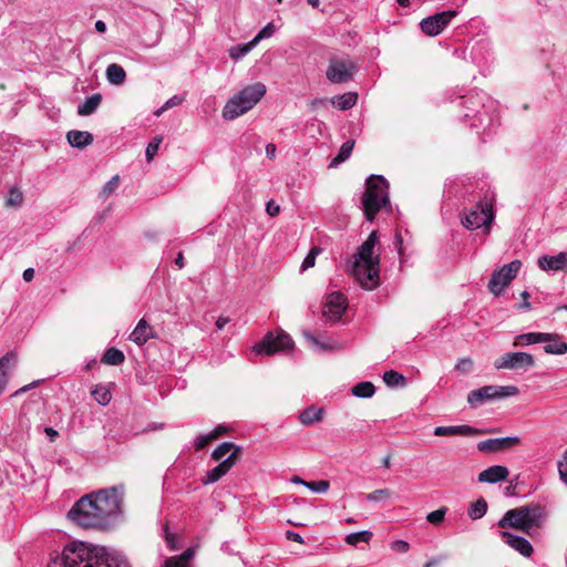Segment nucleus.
<instances>
[{"label": "nucleus", "instance_id": "obj_1", "mask_svg": "<svg viewBox=\"0 0 567 567\" xmlns=\"http://www.w3.org/2000/svg\"><path fill=\"white\" fill-rule=\"evenodd\" d=\"M48 567H130L125 558L111 555L104 547L82 542L66 545L60 556L51 558Z\"/></svg>", "mask_w": 567, "mask_h": 567}, {"label": "nucleus", "instance_id": "obj_2", "mask_svg": "<svg viewBox=\"0 0 567 567\" xmlns=\"http://www.w3.org/2000/svg\"><path fill=\"white\" fill-rule=\"evenodd\" d=\"M377 231H372L358 248L348 264V269L361 287L372 290L379 284V255H374L378 243Z\"/></svg>", "mask_w": 567, "mask_h": 567}, {"label": "nucleus", "instance_id": "obj_3", "mask_svg": "<svg viewBox=\"0 0 567 567\" xmlns=\"http://www.w3.org/2000/svg\"><path fill=\"white\" fill-rule=\"evenodd\" d=\"M365 218L372 221L381 208L390 205L389 183L382 175H371L365 182V190L361 197Z\"/></svg>", "mask_w": 567, "mask_h": 567}, {"label": "nucleus", "instance_id": "obj_4", "mask_svg": "<svg viewBox=\"0 0 567 567\" xmlns=\"http://www.w3.org/2000/svg\"><path fill=\"white\" fill-rule=\"evenodd\" d=\"M99 505L92 499V496H82L69 511L68 517L79 526L85 528H105L110 518L105 513H101Z\"/></svg>", "mask_w": 567, "mask_h": 567}, {"label": "nucleus", "instance_id": "obj_5", "mask_svg": "<svg viewBox=\"0 0 567 567\" xmlns=\"http://www.w3.org/2000/svg\"><path fill=\"white\" fill-rule=\"evenodd\" d=\"M265 94L266 86L260 82L245 86L226 103L223 109V117L235 120L251 110Z\"/></svg>", "mask_w": 567, "mask_h": 567}, {"label": "nucleus", "instance_id": "obj_6", "mask_svg": "<svg viewBox=\"0 0 567 567\" xmlns=\"http://www.w3.org/2000/svg\"><path fill=\"white\" fill-rule=\"evenodd\" d=\"M493 204L488 200H480L470 209L464 210L461 223L467 229L483 228L488 234L494 221Z\"/></svg>", "mask_w": 567, "mask_h": 567}, {"label": "nucleus", "instance_id": "obj_7", "mask_svg": "<svg viewBox=\"0 0 567 567\" xmlns=\"http://www.w3.org/2000/svg\"><path fill=\"white\" fill-rule=\"evenodd\" d=\"M99 505L100 512L105 513L109 518L116 516L121 512L124 487L113 486L89 494Z\"/></svg>", "mask_w": 567, "mask_h": 567}, {"label": "nucleus", "instance_id": "obj_8", "mask_svg": "<svg viewBox=\"0 0 567 567\" xmlns=\"http://www.w3.org/2000/svg\"><path fill=\"white\" fill-rule=\"evenodd\" d=\"M518 388L515 385H485L476 390H472L467 394V403L476 408L486 401L498 400L518 394Z\"/></svg>", "mask_w": 567, "mask_h": 567}, {"label": "nucleus", "instance_id": "obj_9", "mask_svg": "<svg viewBox=\"0 0 567 567\" xmlns=\"http://www.w3.org/2000/svg\"><path fill=\"white\" fill-rule=\"evenodd\" d=\"M520 267H522V261L518 259H515V260L511 261L508 265H504L499 269L495 270L492 274V277L488 282L489 291L495 296H499L503 292V290L517 276Z\"/></svg>", "mask_w": 567, "mask_h": 567}, {"label": "nucleus", "instance_id": "obj_10", "mask_svg": "<svg viewBox=\"0 0 567 567\" xmlns=\"http://www.w3.org/2000/svg\"><path fill=\"white\" fill-rule=\"evenodd\" d=\"M355 71L357 64L351 59L332 56L326 76L332 83H347L353 79Z\"/></svg>", "mask_w": 567, "mask_h": 567}, {"label": "nucleus", "instance_id": "obj_11", "mask_svg": "<svg viewBox=\"0 0 567 567\" xmlns=\"http://www.w3.org/2000/svg\"><path fill=\"white\" fill-rule=\"evenodd\" d=\"M293 346L290 336L284 331L274 334L268 332L260 343L254 346V351L259 354H274L279 351H286Z\"/></svg>", "mask_w": 567, "mask_h": 567}, {"label": "nucleus", "instance_id": "obj_12", "mask_svg": "<svg viewBox=\"0 0 567 567\" xmlns=\"http://www.w3.org/2000/svg\"><path fill=\"white\" fill-rule=\"evenodd\" d=\"M535 364L534 357L526 352H507L494 362L496 370H518L532 368Z\"/></svg>", "mask_w": 567, "mask_h": 567}, {"label": "nucleus", "instance_id": "obj_13", "mask_svg": "<svg viewBox=\"0 0 567 567\" xmlns=\"http://www.w3.org/2000/svg\"><path fill=\"white\" fill-rule=\"evenodd\" d=\"M455 16L456 11L447 10L427 17L420 22L421 31L425 35L435 37L446 28V25L451 22L452 18H454Z\"/></svg>", "mask_w": 567, "mask_h": 567}, {"label": "nucleus", "instance_id": "obj_14", "mask_svg": "<svg viewBox=\"0 0 567 567\" xmlns=\"http://www.w3.org/2000/svg\"><path fill=\"white\" fill-rule=\"evenodd\" d=\"M520 513H523V517L525 518L527 535L529 536H533L534 532L543 525L547 516L545 507L539 504L522 506L517 514Z\"/></svg>", "mask_w": 567, "mask_h": 567}, {"label": "nucleus", "instance_id": "obj_15", "mask_svg": "<svg viewBox=\"0 0 567 567\" xmlns=\"http://www.w3.org/2000/svg\"><path fill=\"white\" fill-rule=\"evenodd\" d=\"M347 309V298L341 292H332L324 303L322 316L329 322H337L341 319Z\"/></svg>", "mask_w": 567, "mask_h": 567}, {"label": "nucleus", "instance_id": "obj_16", "mask_svg": "<svg viewBox=\"0 0 567 567\" xmlns=\"http://www.w3.org/2000/svg\"><path fill=\"white\" fill-rule=\"evenodd\" d=\"M239 455L240 447H236L235 451L230 453L225 460H223L217 466L207 471L205 477L202 478V483L204 485H208L219 481L236 464L237 460L239 458Z\"/></svg>", "mask_w": 567, "mask_h": 567}, {"label": "nucleus", "instance_id": "obj_17", "mask_svg": "<svg viewBox=\"0 0 567 567\" xmlns=\"http://www.w3.org/2000/svg\"><path fill=\"white\" fill-rule=\"evenodd\" d=\"M519 443L518 436L496 437L481 441L477 444V450L484 453H494L505 451Z\"/></svg>", "mask_w": 567, "mask_h": 567}, {"label": "nucleus", "instance_id": "obj_18", "mask_svg": "<svg viewBox=\"0 0 567 567\" xmlns=\"http://www.w3.org/2000/svg\"><path fill=\"white\" fill-rule=\"evenodd\" d=\"M537 265L543 271L567 272V251H561L555 256H540Z\"/></svg>", "mask_w": 567, "mask_h": 567}, {"label": "nucleus", "instance_id": "obj_19", "mask_svg": "<svg viewBox=\"0 0 567 567\" xmlns=\"http://www.w3.org/2000/svg\"><path fill=\"white\" fill-rule=\"evenodd\" d=\"M499 534L504 543L509 545L523 556L529 557L533 554V547L526 538L513 535L509 532H499Z\"/></svg>", "mask_w": 567, "mask_h": 567}, {"label": "nucleus", "instance_id": "obj_20", "mask_svg": "<svg viewBox=\"0 0 567 567\" xmlns=\"http://www.w3.org/2000/svg\"><path fill=\"white\" fill-rule=\"evenodd\" d=\"M481 433L480 430L471 425H450V426H436L434 429V435L436 436H474Z\"/></svg>", "mask_w": 567, "mask_h": 567}, {"label": "nucleus", "instance_id": "obj_21", "mask_svg": "<svg viewBox=\"0 0 567 567\" xmlns=\"http://www.w3.org/2000/svg\"><path fill=\"white\" fill-rule=\"evenodd\" d=\"M509 475L507 467L503 465H493L478 474V482L495 484L505 481Z\"/></svg>", "mask_w": 567, "mask_h": 567}, {"label": "nucleus", "instance_id": "obj_22", "mask_svg": "<svg viewBox=\"0 0 567 567\" xmlns=\"http://www.w3.org/2000/svg\"><path fill=\"white\" fill-rule=\"evenodd\" d=\"M519 511L520 507L507 511L498 522V526L502 528L514 527L527 534V527L525 524V518L523 517V513L517 514Z\"/></svg>", "mask_w": 567, "mask_h": 567}, {"label": "nucleus", "instance_id": "obj_23", "mask_svg": "<svg viewBox=\"0 0 567 567\" xmlns=\"http://www.w3.org/2000/svg\"><path fill=\"white\" fill-rule=\"evenodd\" d=\"M154 337L155 334L153 328L147 323L145 319H141L135 329L130 334V340L137 346H143Z\"/></svg>", "mask_w": 567, "mask_h": 567}, {"label": "nucleus", "instance_id": "obj_24", "mask_svg": "<svg viewBox=\"0 0 567 567\" xmlns=\"http://www.w3.org/2000/svg\"><path fill=\"white\" fill-rule=\"evenodd\" d=\"M302 334L306 338V340L310 343V346L316 350L333 351V350H338L341 348L337 341H334L330 338L324 337V338L320 339L319 337L315 336L310 331H303Z\"/></svg>", "mask_w": 567, "mask_h": 567}, {"label": "nucleus", "instance_id": "obj_25", "mask_svg": "<svg viewBox=\"0 0 567 567\" xmlns=\"http://www.w3.org/2000/svg\"><path fill=\"white\" fill-rule=\"evenodd\" d=\"M550 337L546 332H528L522 333L515 337L514 347H525L535 343H542L548 340Z\"/></svg>", "mask_w": 567, "mask_h": 567}, {"label": "nucleus", "instance_id": "obj_26", "mask_svg": "<svg viewBox=\"0 0 567 567\" xmlns=\"http://www.w3.org/2000/svg\"><path fill=\"white\" fill-rule=\"evenodd\" d=\"M550 337L544 341V351L548 354H565L567 352V343L556 333H548Z\"/></svg>", "mask_w": 567, "mask_h": 567}, {"label": "nucleus", "instance_id": "obj_27", "mask_svg": "<svg viewBox=\"0 0 567 567\" xmlns=\"http://www.w3.org/2000/svg\"><path fill=\"white\" fill-rule=\"evenodd\" d=\"M358 94L355 92H347L341 95H336L331 99L332 105L341 111H346L355 105Z\"/></svg>", "mask_w": 567, "mask_h": 567}, {"label": "nucleus", "instance_id": "obj_28", "mask_svg": "<svg viewBox=\"0 0 567 567\" xmlns=\"http://www.w3.org/2000/svg\"><path fill=\"white\" fill-rule=\"evenodd\" d=\"M106 79L113 85H122L126 80V72L117 63H112L106 68Z\"/></svg>", "mask_w": 567, "mask_h": 567}, {"label": "nucleus", "instance_id": "obj_29", "mask_svg": "<svg viewBox=\"0 0 567 567\" xmlns=\"http://www.w3.org/2000/svg\"><path fill=\"white\" fill-rule=\"evenodd\" d=\"M101 102L102 95L100 93H95L89 96L83 104L79 105L78 113L82 116L90 115L95 112Z\"/></svg>", "mask_w": 567, "mask_h": 567}, {"label": "nucleus", "instance_id": "obj_30", "mask_svg": "<svg viewBox=\"0 0 567 567\" xmlns=\"http://www.w3.org/2000/svg\"><path fill=\"white\" fill-rule=\"evenodd\" d=\"M322 415H323L322 409H316L315 406H310L300 413L299 420L302 424L310 425L315 422L321 421Z\"/></svg>", "mask_w": 567, "mask_h": 567}, {"label": "nucleus", "instance_id": "obj_31", "mask_svg": "<svg viewBox=\"0 0 567 567\" xmlns=\"http://www.w3.org/2000/svg\"><path fill=\"white\" fill-rule=\"evenodd\" d=\"M124 360V353L116 348L107 349L102 358V362L110 365H118L123 363Z\"/></svg>", "mask_w": 567, "mask_h": 567}, {"label": "nucleus", "instance_id": "obj_32", "mask_svg": "<svg viewBox=\"0 0 567 567\" xmlns=\"http://www.w3.org/2000/svg\"><path fill=\"white\" fill-rule=\"evenodd\" d=\"M383 381L385 382V384L388 386H392V388H394V386L403 388L406 384V379L404 378V375L394 370L384 372Z\"/></svg>", "mask_w": 567, "mask_h": 567}, {"label": "nucleus", "instance_id": "obj_33", "mask_svg": "<svg viewBox=\"0 0 567 567\" xmlns=\"http://www.w3.org/2000/svg\"><path fill=\"white\" fill-rule=\"evenodd\" d=\"M374 385L368 381L360 382L352 388V394L358 398L368 399L371 398L374 394Z\"/></svg>", "mask_w": 567, "mask_h": 567}, {"label": "nucleus", "instance_id": "obj_34", "mask_svg": "<svg viewBox=\"0 0 567 567\" xmlns=\"http://www.w3.org/2000/svg\"><path fill=\"white\" fill-rule=\"evenodd\" d=\"M486 512L487 503L484 498H480L471 504L467 513L472 519H480L486 514Z\"/></svg>", "mask_w": 567, "mask_h": 567}, {"label": "nucleus", "instance_id": "obj_35", "mask_svg": "<svg viewBox=\"0 0 567 567\" xmlns=\"http://www.w3.org/2000/svg\"><path fill=\"white\" fill-rule=\"evenodd\" d=\"M91 394L94 398V400L101 405L109 404L112 399L111 392L104 385H95L92 389Z\"/></svg>", "mask_w": 567, "mask_h": 567}, {"label": "nucleus", "instance_id": "obj_36", "mask_svg": "<svg viewBox=\"0 0 567 567\" xmlns=\"http://www.w3.org/2000/svg\"><path fill=\"white\" fill-rule=\"evenodd\" d=\"M238 447L237 445L230 443V442H223L220 445H218L212 453V458L217 462H221L225 460L226 455L228 453H233L235 449Z\"/></svg>", "mask_w": 567, "mask_h": 567}, {"label": "nucleus", "instance_id": "obj_37", "mask_svg": "<svg viewBox=\"0 0 567 567\" xmlns=\"http://www.w3.org/2000/svg\"><path fill=\"white\" fill-rule=\"evenodd\" d=\"M353 146H354V144H342L338 155L331 159V162L329 164V167L330 168H336L341 163L347 161L350 157L351 153H352Z\"/></svg>", "mask_w": 567, "mask_h": 567}, {"label": "nucleus", "instance_id": "obj_38", "mask_svg": "<svg viewBox=\"0 0 567 567\" xmlns=\"http://www.w3.org/2000/svg\"><path fill=\"white\" fill-rule=\"evenodd\" d=\"M373 534L369 530H361L349 534L346 537V543L348 545L357 546L359 543H369L372 538Z\"/></svg>", "mask_w": 567, "mask_h": 567}, {"label": "nucleus", "instance_id": "obj_39", "mask_svg": "<svg viewBox=\"0 0 567 567\" xmlns=\"http://www.w3.org/2000/svg\"><path fill=\"white\" fill-rule=\"evenodd\" d=\"M23 202V194L18 187H11L8 192L6 206L19 207Z\"/></svg>", "mask_w": 567, "mask_h": 567}, {"label": "nucleus", "instance_id": "obj_40", "mask_svg": "<svg viewBox=\"0 0 567 567\" xmlns=\"http://www.w3.org/2000/svg\"><path fill=\"white\" fill-rule=\"evenodd\" d=\"M321 252H322V249L320 247H318V246L312 247L302 261L301 270L305 271V270L313 267L316 264L317 256Z\"/></svg>", "mask_w": 567, "mask_h": 567}, {"label": "nucleus", "instance_id": "obj_41", "mask_svg": "<svg viewBox=\"0 0 567 567\" xmlns=\"http://www.w3.org/2000/svg\"><path fill=\"white\" fill-rule=\"evenodd\" d=\"M255 45V42L251 40L246 44L231 48L229 51V55L231 59L237 60L247 54Z\"/></svg>", "mask_w": 567, "mask_h": 567}, {"label": "nucleus", "instance_id": "obj_42", "mask_svg": "<svg viewBox=\"0 0 567 567\" xmlns=\"http://www.w3.org/2000/svg\"><path fill=\"white\" fill-rule=\"evenodd\" d=\"M68 142H92L93 135L90 132L70 131L66 134Z\"/></svg>", "mask_w": 567, "mask_h": 567}, {"label": "nucleus", "instance_id": "obj_43", "mask_svg": "<svg viewBox=\"0 0 567 567\" xmlns=\"http://www.w3.org/2000/svg\"><path fill=\"white\" fill-rule=\"evenodd\" d=\"M306 487L315 493L323 494L329 491L330 483L327 480L311 481L306 484Z\"/></svg>", "mask_w": 567, "mask_h": 567}, {"label": "nucleus", "instance_id": "obj_44", "mask_svg": "<svg viewBox=\"0 0 567 567\" xmlns=\"http://www.w3.org/2000/svg\"><path fill=\"white\" fill-rule=\"evenodd\" d=\"M391 491L388 488L375 489L372 493L365 495V499L369 502H381L390 498Z\"/></svg>", "mask_w": 567, "mask_h": 567}, {"label": "nucleus", "instance_id": "obj_45", "mask_svg": "<svg viewBox=\"0 0 567 567\" xmlns=\"http://www.w3.org/2000/svg\"><path fill=\"white\" fill-rule=\"evenodd\" d=\"M120 183V176L114 175L102 188L101 196L104 198H107L110 195H112L115 189L117 188Z\"/></svg>", "mask_w": 567, "mask_h": 567}, {"label": "nucleus", "instance_id": "obj_46", "mask_svg": "<svg viewBox=\"0 0 567 567\" xmlns=\"http://www.w3.org/2000/svg\"><path fill=\"white\" fill-rule=\"evenodd\" d=\"M446 512H447L446 507H441L436 511H433L427 514L426 520L433 525H439L444 520Z\"/></svg>", "mask_w": 567, "mask_h": 567}, {"label": "nucleus", "instance_id": "obj_47", "mask_svg": "<svg viewBox=\"0 0 567 567\" xmlns=\"http://www.w3.org/2000/svg\"><path fill=\"white\" fill-rule=\"evenodd\" d=\"M17 359L13 352H8L3 357L0 358V375H7V371L10 368L11 362H14Z\"/></svg>", "mask_w": 567, "mask_h": 567}, {"label": "nucleus", "instance_id": "obj_48", "mask_svg": "<svg viewBox=\"0 0 567 567\" xmlns=\"http://www.w3.org/2000/svg\"><path fill=\"white\" fill-rule=\"evenodd\" d=\"M216 434L217 433H208V434H205V435H199L195 439L194 441V446L196 449V451H200L203 450L204 447H206V445L216 439Z\"/></svg>", "mask_w": 567, "mask_h": 567}, {"label": "nucleus", "instance_id": "obj_49", "mask_svg": "<svg viewBox=\"0 0 567 567\" xmlns=\"http://www.w3.org/2000/svg\"><path fill=\"white\" fill-rule=\"evenodd\" d=\"M274 32L275 25L270 22L258 32V34L252 39V41L255 42V44H257L260 40L271 37Z\"/></svg>", "mask_w": 567, "mask_h": 567}, {"label": "nucleus", "instance_id": "obj_50", "mask_svg": "<svg viewBox=\"0 0 567 567\" xmlns=\"http://www.w3.org/2000/svg\"><path fill=\"white\" fill-rule=\"evenodd\" d=\"M473 368V361L470 358L460 359L455 365V369L461 373H468Z\"/></svg>", "mask_w": 567, "mask_h": 567}, {"label": "nucleus", "instance_id": "obj_51", "mask_svg": "<svg viewBox=\"0 0 567 567\" xmlns=\"http://www.w3.org/2000/svg\"><path fill=\"white\" fill-rule=\"evenodd\" d=\"M558 471L560 478L567 484V451L565 452L563 460L558 463Z\"/></svg>", "mask_w": 567, "mask_h": 567}, {"label": "nucleus", "instance_id": "obj_52", "mask_svg": "<svg viewBox=\"0 0 567 567\" xmlns=\"http://www.w3.org/2000/svg\"><path fill=\"white\" fill-rule=\"evenodd\" d=\"M195 555V550L193 548H187L184 553L178 556H174L173 558H177V561L182 564H189Z\"/></svg>", "mask_w": 567, "mask_h": 567}, {"label": "nucleus", "instance_id": "obj_53", "mask_svg": "<svg viewBox=\"0 0 567 567\" xmlns=\"http://www.w3.org/2000/svg\"><path fill=\"white\" fill-rule=\"evenodd\" d=\"M164 532H165V540H166L167 546H168L172 550L177 549V545H176V536H175L174 534H172V533H169V532H168V526H165Z\"/></svg>", "mask_w": 567, "mask_h": 567}, {"label": "nucleus", "instance_id": "obj_54", "mask_svg": "<svg viewBox=\"0 0 567 567\" xmlns=\"http://www.w3.org/2000/svg\"><path fill=\"white\" fill-rule=\"evenodd\" d=\"M158 150H159V144H147V147L145 151L147 162H151L154 158V156L158 153Z\"/></svg>", "mask_w": 567, "mask_h": 567}, {"label": "nucleus", "instance_id": "obj_55", "mask_svg": "<svg viewBox=\"0 0 567 567\" xmlns=\"http://www.w3.org/2000/svg\"><path fill=\"white\" fill-rule=\"evenodd\" d=\"M267 214L271 217L277 216L280 212L279 205L275 200H269L266 205Z\"/></svg>", "mask_w": 567, "mask_h": 567}, {"label": "nucleus", "instance_id": "obj_56", "mask_svg": "<svg viewBox=\"0 0 567 567\" xmlns=\"http://www.w3.org/2000/svg\"><path fill=\"white\" fill-rule=\"evenodd\" d=\"M163 567H190L189 564H182L177 558L169 557L165 559Z\"/></svg>", "mask_w": 567, "mask_h": 567}, {"label": "nucleus", "instance_id": "obj_57", "mask_svg": "<svg viewBox=\"0 0 567 567\" xmlns=\"http://www.w3.org/2000/svg\"><path fill=\"white\" fill-rule=\"evenodd\" d=\"M520 296H522L524 301L520 305H518V309H520V310H530L532 309V305L528 301L529 293L527 291H523L520 293Z\"/></svg>", "mask_w": 567, "mask_h": 567}, {"label": "nucleus", "instance_id": "obj_58", "mask_svg": "<svg viewBox=\"0 0 567 567\" xmlns=\"http://www.w3.org/2000/svg\"><path fill=\"white\" fill-rule=\"evenodd\" d=\"M392 548L400 553H405L409 549V544L404 540H396L392 544Z\"/></svg>", "mask_w": 567, "mask_h": 567}, {"label": "nucleus", "instance_id": "obj_59", "mask_svg": "<svg viewBox=\"0 0 567 567\" xmlns=\"http://www.w3.org/2000/svg\"><path fill=\"white\" fill-rule=\"evenodd\" d=\"M181 102L182 100L179 97L174 96L171 100H168L166 104L159 111L156 112V114L159 115L165 109L178 105Z\"/></svg>", "mask_w": 567, "mask_h": 567}, {"label": "nucleus", "instance_id": "obj_60", "mask_svg": "<svg viewBox=\"0 0 567 567\" xmlns=\"http://www.w3.org/2000/svg\"><path fill=\"white\" fill-rule=\"evenodd\" d=\"M286 537H287V539L296 542V543H299V544L303 543L302 536L299 533H296V532H292V530H288L286 533Z\"/></svg>", "mask_w": 567, "mask_h": 567}, {"label": "nucleus", "instance_id": "obj_61", "mask_svg": "<svg viewBox=\"0 0 567 567\" xmlns=\"http://www.w3.org/2000/svg\"><path fill=\"white\" fill-rule=\"evenodd\" d=\"M44 433L47 434V436L49 437V441L50 442H54L55 439L58 437L59 433L58 431H55L53 427H45L44 429Z\"/></svg>", "mask_w": 567, "mask_h": 567}, {"label": "nucleus", "instance_id": "obj_62", "mask_svg": "<svg viewBox=\"0 0 567 567\" xmlns=\"http://www.w3.org/2000/svg\"><path fill=\"white\" fill-rule=\"evenodd\" d=\"M23 280L27 282H30L34 278V269L33 268H27L22 274Z\"/></svg>", "mask_w": 567, "mask_h": 567}, {"label": "nucleus", "instance_id": "obj_63", "mask_svg": "<svg viewBox=\"0 0 567 567\" xmlns=\"http://www.w3.org/2000/svg\"><path fill=\"white\" fill-rule=\"evenodd\" d=\"M266 155L270 159L275 158V156H276V144H267L266 145Z\"/></svg>", "mask_w": 567, "mask_h": 567}, {"label": "nucleus", "instance_id": "obj_64", "mask_svg": "<svg viewBox=\"0 0 567 567\" xmlns=\"http://www.w3.org/2000/svg\"><path fill=\"white\" fill-rule=\"evenodd\" d=\"M229 322V318L227 317H219L217 320H216V328L217 330H221L224 329V327Z\"/></svg>", "mask_w": 567, "mask_h": 567}]
</instances>
